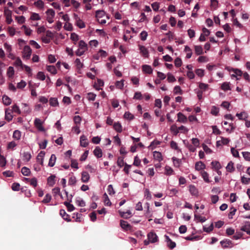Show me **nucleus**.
Masks as SVG:
<instances>
[{"instance_id": "8fccbe9b", "label": "nucleus", "mask_w": 250, "mask_h": 250, "mask_svg": "<svg viewBox=\"0 0 250 250\" xmlns=\"http://www.w3.org/2000/svg\"><path fill=\"white\" fill-rule=\"evenodd\" d=\"M11 188L14 191H19L20 189V185L18 183H14L12 185Z\"/></svg>"}, {"instance_id": "412c9836", "label": "nucleus", "mask_w": 250, "mask_h": 250, "mask_svg": "<svg viewBox=\"0 0 250 250\" xmlns=\"http://www.w3.org/2000/svg\"><path fill=\"white\" fill-rule=\"evenodd\" d=\"M178 121L181 123H185L187 121V118L183 113L179 112L177 114Z\"/></svg>"}, {"instance_id": "5701e85b", "label": "nucleus", "mask_w": 250, "mask_h": 250, "mask_svg": "<svg viewBox=\"0 0 250 250\" xmlns=\"http://www.w3.org/2000/svg\"><path fill=\"white\" fill-rule=\"evenodd\" d=\"M153 157L154 159L158 161L159 162L163 160L162 154L158 151H155L153 152Z\"/></svg>"}, {"instance_id": "20e7f679", "label": "nucleus", "mask_w": 250, "mask_h": 250, "mask_svg": "<svg viewBox=\"0 0 250 250\" xmlns=\"http://www.w3.org/2000/svg\"><path fill=\"white\" fill-rule=\"evenodd\" d=\"M34 125L36 127L41 131H44V128L42 126V122L39 118H36L34 120Z\"/></svg>"}, {"instance_id": "bf43d9fd", "label": "nucleus", "mask_w": 250, "mask_h": 250, "mask_svg": "<svg viewBox=\"0 0 250 250\" xmlns=\"http://www.w3.org/2000/svg\"><path fill=\"white\" fill-rule=\"evenodd\" d=\"M182 63V60L179 58H177L174 61V64L175 66L179 67L181 66Z\"/></svg>"}, {"instance_id": "6e6d98bb", "label": "nucleus", "mask_w": 250, "mask_h": 250, "mask_svg": "<svg viewBox=\"0 0 250 250\" xmlns=\"http://www.w3.org/2000/svg\"><path fill=\"white\" fill-rule=\"evenodd\" d=\"M219 113V108L215 106L212 107L211 109V113L215 116H217Z\"/></svg>"}, {"instance_id": "0e129e2a", "label": "nucleus", "mask_w": 250, "mask_h": 250, "mask_svg": "<svg viewBox=\"0 0 250 250\" xmlns=\"http://www.w3.org/2000/svg\"><path fill=\"white\" fill-rule=\"evenodd\" d=\"M141 165V161L137 156L134 157L133 165L138 167Z\"/></svg>"}, {"instance_id": "6e6552de", "label": "nucleus", "mask_w": 250, "mask_h": 250, "mask_svg": "<svg viewBox=\"0 0 250 250\" xmlns=\"http://www.w3.org/2000/svg\"><path fill=\"white\" fill-rule=\"evenodd\" d=\"M241 230L246 232L248 234L250 235V222L247 221L241 228Z\"/></svg>"}, {"instance_id": "13d9d810", "label": "nucleus", "mask_w": 250, "mask_h": 250, "mask_svg": "<svg viewBox=\"0 0 250 250\" xmlns=\"http://www.w3.org/2000/svg\"><path fill=\"white\" fill-rule=\"evenodd\" d=\"M82 216L81 214H79L78 213H73V218L75 219L76 222H80L81 221V217Z\"/></svg>"}, {"instance_id": "6ab92c4d", "label": "nucleus", "mask_w": 250, "mask_h": 250, "mask_svg": "<svg viewBox=\"0 0 250 250\" xmlns=\"http://www.w3.org/2000/svg\"><path fill=\"white\" fill-rule=\"evenodd\" d=\"M55 175H51L47 178V184L50 187H53L55 185Z\"/></svg>"}, {"instance_id": "bb28decb", "label": "nucleus", "mask_w": 250, "mask_h": 250, "mask_svg": "<svg viewBox=\"0 0 250 250\" xmlns=\"http://www.w3.org/2000/svg\"><path fill=\"white\" fill-rule=\"evenodd\" d=\"M113 128L119 133H121L122 131V126L119 122L115 123L113 125Z\"/></svg>"}, {"instance_id": "f8f14e48", "label": "nucleus", "mask_w": 250, "mask_h": 250, "mask_svg": "<svg viewBox=\"0 0 250 250\" xmlns=\"http://www.w3.org/2000/svg\"><path fill=\"white\" fill-rule=\"evenodd\" d=\"M45 155V152L41 151L37 157V161L40 163L42 166L43 165V157Z\"/></svg>"}, {"instance_id": "c756f323", "label": "nucleus", "mask_w": 250, "mask_h": 250, "mask_svg": "<svg viewBox=\"0 0 250 250\" xmlns=\"http://www.w3.org/2000/svg\"><path fill=\"white\" fill-rule=\"evenodd\" d=\"M70 203V202L65 201L64 202V205L66 207L67 210L71 212L73 211L75 208L74 206Z\"/></svg>"}, {"instance_id": "7c9ffc66", "label": "nucleus", "mask_w": 250, "mask_h": 250, "mask_svg": "<svg viewBox=\"0 0 250 250\" xmlns=\"http://www.w3.org/2000/svg\"><path fill=\"white\" fill-rule=\"evenodd\" d=\"M2 102L5 105H8L11 103V99L7 96L4 95L2 97Z\"/></svg>"}, {"instance_id": "dca6fc26", "label": "nucleus", "mask_w": 250, "mask_h": 250, "mask_svg": "<svg viewBox=\"0 0 250 250\" xmlns=\"http://www.w3.org/2000/svg\"><path fill=\"white\" fill-rule=\"evenodd\" d=\"M120 226L123 229L126 230H130L131 228V226L127 222L123 220L120 221Z\"/></svg>"}, {"instance_id": "de8ad7c7", "label": "nucleus", "mask_w": 250, "mask_h": 250, "mask_svg": "<svg viewBox=\"0 0 250 250\" xmlns=\"http://www.w3.org/2000/svg\"><path fill=\"white\" fill-rule=\"evenodd\" d=\"M124 158L123 157H119L118 159L117 163V165L120 167H122L125 164V163H124Z\"/></svg>"}, {"instance_id": "c85d7f7f", "label": "nucleus", "mask_w": 250, "mask_h": 250, "mask_svg": "<svg viewBox=\"0 0 250 250\" xmlns=\"http://www.w3.org/2000/svg\"><path fill=\"white\" fill-rule=\"evenodd\" d=\"M184 51L185 52H187V54L186 55V58L187 59L190 58L192 55V50H191V48L189 46L186 45L185 47Z\"/></svg>"}, {"instance_id": "f03ea898", "label": "nucleus", "mask_w": 250, "mask_h": 250, "mask_svg": "<svg viewBox=\"0 0 250 250\" xmlns=\"http://www.w3.org/2000/svg\"><path fill=\"white\" fill-rule=\"evenodd\" d=\"M22 58L25 60H29L32 54V50L29 46L25 45L22 52Z\"/></svg>"}, {"instance_id": "0eeeda50", "label": "nucleus", "mask_w": 250, "mask_h": 250, "mask_svg": "<svg viewBox=\"0 0 250 250\" xmlns=\"http://www.w3.org/2000/svg\"><path fill=\"white\" fill-rule=\"evenodd\" d=\"M222 247L223 248H228L232 247V242L229 239H224L220 242Z\"/></svg>"}, {"instance_id": "2eb2a0df", "label": "nucleus", "mask_w": 250, "mask_h": 250, "mask_svg": "<svg viewBox=\"0 0 250 250\" xmlns=\"http://www.w3.org/2000/svg\"><path fill=\"white\" fill-rule=\"evenodd\" d=\"M90 179V176L86 171H83L82 172L81 180L83 183H87Z\"/></svg>"}, {"instance_id": "4468645a", "label": "nucleus", "mask_w": 250, "mask_h": 250, "mask_svg": "<svg viewBox=\"0 0 250 250\" xmlns=\"http://www.w3.org/2000/svg\"><path fill=\"white\" fill-rule=\"evenodd\" d=\"M88 145L86 137L83 135L80 137V145L83 147H86Z\"/></svg>"}, {"instance_id": "f704fd0d", "label": "nucleus", "mask_w": 250, "mask_h": 250, "mask_svg": "<svg viewBox=\"0 0 250 250\" xmlns=\"http://www.w3.org/2000/svg\"><path fill=\"white\" fill-rule=\"evenodd\" d=\"M47 70L53 74L57 73V70L56 67L53 65L47 66Z\"/></svg>"}, {"instance_id": "9b49d317", "label": "nucleus", "mask_w": 250, "mask_h": 250, "mask_svg": "<svg viewBox=\"0 0 250 250\" xmlns=\"http://www.w3.org/2000/svg\"><path fill=\"white\" fill-rule=\"evenodd\" d=\"M60 214L63 218V219L64 220H65V221H66L67 222L71 221V220L70 218L69 215L67 214L64 209H60Z\"/></svg>"}, {"instance_id": "9d476101", "label": "nucleus", "mask_w": 250, "mask_h": 250, "mask_svg": "<svg viewBox=\"0 0 250 250\" xmlns=\"http://www.w3.org/2000/svg\"><path fill=\"white\" fill-rule=\"evenodd\" d=\"M139 47L140 52L142 55L145 58H147L148 57V51L147 48L145 46L141 45H139Z\"/></svg>"}, {"instance_id": "58836bf2", "label": "nucleus", "mask_w": 250, "mask_h": 250, "mask_svg": "<svg viewBox=\"0 0 250 250\" xmlns=\"http://www.w3.org/2000/svg\"><path fill=\"white\" fill-rule=\"evenodd\" d=\"M49 103L51 106H56L58 105L59 103L58 100L55 98H51L49 100Z\"/></svg>"}, {"instance_id": "603ef678", "label": "nucleus", "mask_w": 250, "mask_h": 250, "mask_svg": "<svg viewBox=\"0 0 250 250\" xmlns=\"http://www.w3.org/2000/svg\"><path fill=\"white\" fill-rule=\"evenodd\" d=\"M107 192L110 195H114L115 193L112 185H109L107 187Z\"/></svg>"}, {"instance_id": "7ed1b4c3", "label": "nucleus", "mask_w": 250, "mask_h": 250, "mask_svg": "<svg viewBox=\"0 0 250 250\" xmlns=\"http://www.w3.org/2000/svg\"><path fill=\"white\" fill-rule=\"evenodd\" d=\"M46 13L47 14V21L49 23H52L54 21L53 18L55 14V11L52 9H49L47 10Z\"/></svg>"}, {"instance_id": "e2e57ef3", "label": "nucleus", "mask_w": 250, "mask_h": 250, "mask_svg": "<svg viewBox=\"0 0 250 250\" xmlns=\"http://www.w3.org/2000/svg\"><path fill=\"white\" fill-rule=\"evenodd\" d=\"M5 118L7 121L9 122L12 120L13 116L11 115V113L8 112V111L6 110Z\"/></svg>"}, {"instance_id": "1a4fd4ad", "label": "nucleus", "mask_w": 250, "mask_h": 250, "mask_svg": "<svg viewBox=\"0 0 250 250\" xmlns=\"http://www.w3.org/2000/svg\"><path fill=\"white\" fill-rule=\"evenodd\" d=\"M165 236L167 242V245L169 248L170 249H174L176 247V243L173 242L168 236L165 235Z\"/></svg>"}, {"instance_id": "aec40b11", "label": "nucleus", "mask_w": 250, "mask_h": 250, "mask_svg": "<svg viewBox=\"0 0 250 250\" xmlns=\"http://www.w3.org/2000/svg\"><path fill=\"white\" fill-rule=\"evenodd\" d=\"M143 71L147 74H151L152 73V69L149 65L145 64L142 66Z\"/></svg>"}, {"instance_id": "37998d69", "label": "nucleus", "mask_w": 250, "mask_h": 250, "mask_svg": "<svg viewBox=\"0 0 250 250\" xmlns=\"http://www.w3.org/2000/svg\"><path fill=\"white\" fill-rule=\"evenodd\" d=\"M23 160H25L26 161L28 162L31 158V155L29 152H24L23 153Z\"/></svg>"}, {"instance_id": "2f4dec72", "label": "nucleus", "mask_w": 250, "mask_h": 250, "mask_svg": "<svg viewBox=\"0 0 250 250\" xmlns=\"http://www.w3.org/2000/svg\"><path fill=\"white\" fill-rule=\"evenodd\" d=\"M21 172L23 175L28 176L30 174V170L27 167H24L21 168Z\"/></svg>"}, {"instance_id": "cd10ccee", "label": "nucleus", "mask_w": 250, "mask_h": 250, "mask_svg": "<svg viewBox=\"0 0 250 250\" xmlns=\"http://www.w3.org/2000/svg\"><path fill=\"white\" fill-rule=\"evenodd\" d=\"M212 168H214L215 170H219L221 168V166L219 162L218 161H212L211 163Z\"/></svg>"}, {"instance_id": "5fc2aeb1", "label": "nucleus", "mask_w": 250, "mask_h": 250, "mask_svg": "<svg viewBox=\"0 0 250 250\" xmlns=\"http://www.w3.org/2000/svg\"><path fill=\"white\" fill-rule=\"evenodd\" d=\"M76 183V179L74 176L70 177L68 180V184L70 185H74Z\"/></svg>"}, {"instance_id": "f3484780", "label": "nucleus", "mask_w": 250, "mask_h": 250, "mask_svg": "<svg viewBox=\"0 0 250 250\" xmlns=\"http://www.w3.org/2000/svg\"><path fill=\"white\" fill-rule=\"evenodd\" d=\"M206 168V165L201 161L196 162L195 165V168L198 171L204 169Z\"/></svg>"}, {"instance_id": "4be33fe9", "label": "nucleus", "mask_w": 250, "mask_h": 250, "mask_svg": "<svg viewBox=\"0 0 250 250\" xmlns=\"http://www.w3.org/2000/svg\"><path fill=\"white\" fill-rule=\"evenodd\" d=\"M189 190L191 194L192 195H197L198 193V189L193 185H190L189 186Z\"/></svg>"}, {"instance_id": "423d86ee", "label": "nucleus", "mask_w": 250, "mask_h": 250, "mask_svg": "<svg viewBox=\"0 0 250 250\" xmlns=\"http://www.w3.org/2000/svg\"><path fill=\"white\" fill-rule=\"evenodd\" d=\"M147 238L149 242L151 243H155L158 241V236L156 233L151 232L148 233Z\"/></svg>"}, {"instance_id": "4c0bfd02", "label": "nucleus", "mask_w": 250, "mask_h": 250, "mask_svg": "<svg viewBox=\"0 0 250 250\" xmlns=\"http://www.w3.org/2000/svg\"><path fill=\"white\" fill-rule=\"evenodd\" d=\"M76 24L80 28H83L85 26L84 22L79 18L77 19Z\"/></svg>"}, {"instance_id": "a18cd8bd", "label": "nucleus", "mask_w": 250, "mask_h": 250, "mask_svg": "<svg viewBox=\"0 0 250 250\" xmlns=\"http://www.w3.org/2000/svg\"><path fill=\"white\" fill-rule=\"evenodd\" d=\"M51 198L50 194H46L42 202L44 204L48 203L51 201Z\"/></svg>"}, {"instance_id": "3c124183", "label": "nucleus", "mask_w": 250, "mask_h": 250, "mask_svg": "<svg viewBox=\"0 0 250 250\" xmlns=\"http://www.w3.org/2000/svg\"><path fill=\"white\" fill-rule=\"evenodd\" d=\"M233 71L235 74L231 75L232 77H236V75L241 77L243 74V72H242V71L239 69H235L233 70Z\"/></svg>"}, {"instance_id": "b1692460", "label": "nucleus", "mask_w": 250, "mask_h": 250, "mask_svg": "<svg viewBox=\"0 0 250 250\" xmlns=\"http://www.w3.org/2000/svg\"><path fill=\"white\" fill-rule=\"evenodd\" d=\"M56 157L55 154H52L49 159L48 166L50 167H53L56 163Z\"/></svg>"}, {"instance_id": "a19ab883", "label": "nucleus", "mask_w": 250, "mask_h": 250, "mask_svg": "<svg viewBox=\"0 0 250 250\" xmlns=\"http://www.w3.org/2000/svg\"><path fill=\"white\" fill-rule=\"evenodd\" d=\"M7 76L9 77H12L14 75V68L12 66H9L7 69Z\"/></svg>"}, {"instance_id": "39448f33", "label": "nucleus", "mask_w": 250, "mask_h": 250, "mask_svg": "<svg viewBox=\"0 0 250 250\" xmlns=\"http://www.w3.org/2000/svg\"><path fill=\"white\" fill-rule=\"evenodd\" d=\"M4 15L6 17V22L7 24H10L13 21L12 19V11L8 9H5L4 10Z\"/></svg>"}, {"instance_id": "864d4df0", "label": "nucleus", "mask_w": 250, "mask_h": 250, "mask_svg": "<svg viewBox=\"0 0 250 250\" xmlns=\"http://www.w3.org/2000/svg\"><path fill=\"white\" fill-rule=\"evenodd\" d=\"M124 116L125 119L130 120L134 119V116L129 112H125Z\"/></svg>"}, {"instance_id": "c03bdc74", "label": "nucleus", "mask_w": 250, "mask_h": 250, "mask_svg": "<svg viewBox=\"0 0 250 250\" xmlns=\"http://www.w3.org/2000/svg\"><path fill=\"white\" fill-rule=\"evenodd\" d=\"M22 29H23L24 30V33L26 35L30 36L32 33V30L30 28H28L26 25H23L22 27Z\"/></svg>"}, {"instance_id": "680f3d73", "label": "nucleus", "mask_w": 250, "mask_h": 250, "mask_svg": "<svg viewBox=\"0 0 250 250\" xmlns=\"http://www.w3.org/2000/svg\"><path fill=\"white\" fill-rule=\"evenodd\" d=\"M34 4L36 6L39 8H42L44 5V3L42 0H38L35 2Z\"/></svg>"}, {"instance_id": "49530a36", "label": "nucleus", "mask_w": 250, "mask_h": 250, "mask_svg": "<svg viewBox=\"0 0 250 250\" xmlns=\"http://www.w3.org/2000/svg\"><path fill=\"white\" fill-rule=\"evenodd\" d=\"M173 170L170 167L166 166L165 167V174L167 175H170L173 173Z\"/></svg>"}, {"instance_id": "69168bd1", "label": "nucleus", "mask_w": 250, "mask_h": 250, "mask_svg": "<svg viewBox=\"0 0 250 250\" xmlns=\"http://www.w3.org/2000/svg\"><path fill=\"white\" fill-rule=\"evenodd\" d=\"M167 81L169 83L174 82L176 81V79L171 73H168Z\"/></svg>"}, {"instance_id": "ea45409f", "label": "nucleus", "mask_w": 250, "mask_h": 250, "mask_svg": "<svg viewBox=\"0 0 250 250\" xmlns=\"http://www.w3.org/2000/svg\"><path fill=\"white\" fill-rule=\"evenodd\" d=\"M14 65L16 66H21V68H23V65L24 64H22L20 58L18 57L14 62Z\"/></svg>"}, {"instance_id": "e433bc0d", "label": "nucleus", "mask_w": 250, "mask_h": 250, "mask_svg": "<svg viewBox=\"0 0 250 250\" xmlns=\"http://www.w3.org/2000/svg\"><path fill=\"white\" fill-rule=\"evenodd\" d=\"M236 116L238 117L239 120H246L248 118V116L244 112L240 113H237Z\"/></svg>"}, {"instance_id": "09e8293b", "label": "nucleus", "mask_w": 250, "mask_h": 250, "mask_svg": "<svg viewBox=\"0 0 250 250\" xmlns=\"http://www.w3.org/2000/svg\"><path fill=\"white\" fill-rule=\"evenodd\" d=\"M194 219L195 220H198L201 223H203L206 221V218L205 217H202L199 215L195 214L194 215Z\"/></svg>"}, {"instance_id": "338daca9", "label": "nucleus", "mask_w": 250, "mask_h": 250, "mask_svg": "<svg viewBox=\"0 0 250 250\" xmlns=\"http://www.w3.org/2000/svg\"><path fill=\"white\" fill-rule=\"evenodd\" d=\"M243 156L244 159L248 161H250V152H242Z\"/></svg>"}, {"instance_id": "72a5a7b5", "label": "nucleus", "mask_w": 250, "mask_h": 250, "mask_svg": "<svg viewBox=\"0 0 250 250\" xmlns=\"http://www.w3.org/2000/svg\"><path fill=\"white\" fill-rule=\"evenodd\" d=\"M21 132L20 131L18 130H15L13 133V137L17 140H19L21 139Z\"/></svg>"}, {"instance_id": "393cba45", "label": "nucleus", "mask_w": 250, "mask_h": 250, "mask_svg": "<svg viewBox=\"0 0 250 250\" xmlns=\"http://www.w3.org/2000/svg\"><path fill=\"white\" fill-rule=\"evenodd\" d=\"M234 164L232 161H230L227 166L226 167V168L227 171L229 172H232L234 171L235 168L234 167Z\"/></svg>"}, {"instance_id": "f257e3e1", "label": "nucleus", "mask_w": 250, "mask_h": 250, "mask_svg": "<svg viewBox=\"0 0 250 250\" xmlns=\"http://www.w3.org/2000/svg\"><path fill=\"white\" fill-rule=\"evenodd\" d=\"M79 49L76 51V55L78 56H81L87 50V44L83 40L79 42Z\"/></svg>"}, {"instance_id": "473e14b6", "label": "nucleus", "mask_w": 250, "mask_h": 250, "mask_svg": "<svg viewBox=\"0 0 250 250\" xmlns=\"http://www.w3.org/2000/svg\"><path fill=\"white\" fill-rule=\"evenodd\" d=\"M172 160L173 162V164L175 167H179L181 163H182V160L181 159H178L176 157H173L172 158Z\"/></svg>"}, {"instance_id": "052dcab7", "label": "nucleus", "mask_w": 250, "mask_h": 250, "mask_svg": "<svg viewBox=\"0 0 250 250\" xmlns=\"http://www.w3.org/2000/svg\"><path fill=\"white\" fill-rule=\"evenodd\" d=\"M88 150H86L84 151V152L83 154V155L81 156L80 159V160L81 161H85L87 157V156L88 155Z\"/></svg>"}, {"instance_id": "79ce46f5", "label": "nucleus", "mask_w": 250, "mask_h": 250, "mask_svg": "<svg viewBox=\"0 0 250 250\" xmlns=\"http://www.w3.org/2000/svg\"><path fill=\"white\" fill-rule=\"evenodd\" d=\"M37 78L39 80H40L41 81H44L46 78V76L43 72L40 71L37 73Z\"/></svg>"}, {"instance_id": "774afa93", "label": "nucleus", "mask_w": 250, "mask_h": 250, "mask_svg": "<svg viewBox=\"0 0 250 250\" xmlns=\"http://www.w3.org/2000/svg\"><path fill=\"white\" fill-rule=\"evenodd\" d=\"M195 73L197 75L201 77L204 75V70L202 69H197L195 70Z\"/></svg>"}, {"instance_id": "a211bd4d", "label": "nucleus", "mask_w": 250, "mask_h": 250, "mask_svg": "<svg viewBox=\"0 0 250 250\" xmlns=\"http://www.w3.org/2000/svg\"><path fill=\"white\" fill-rule=\"evenodd\" d=\"M93 153H94V155L98 158H101L102 157V155H103L102 150L99 146L96 147V148L94 150Z\"/></svg>"}, {"instance_id": "ddd939ff", "label": "nucleus", "mask_w": 250, "mask_h": 250, "mask_svg": "<svg viewBox=\"0 0 250 250\" xmlns=\"http://www.w3.org/2000/svg\"><path fill=\"white\" fill-rule=\"evenodd\" d=\"M200 174L204 181L206 183H209L211 182V181L209 179V174L207 172L204 170L201 171L200 172Z\"/></svg>"}, {"instance_id": "4d7b16f0", "label": "nucleus", "mask_w": 250, "mask_h": 250, "mask_svg": "<svg viewBox=\"0 0 250 250\" xmlns=\"http://www.w3.org/2000/svg\"><path fill=\"white\" fill-rule=\"evenodd\" d=\"M6 163V161L5 158L0 154V166L1 167H3L5 166Z\"/></svg>"}, {"instance_id": "a878e982", "label": "nucleus", "mask_w": 250, "mask_h": 250, "mask_svg": "<svg viewBox=\"0 0 250 250\" xmlns=\"http://www.w3.org/2000/svg\"><path fill=\"white\" fill-rule=\"evenodd\" d=\"M194 49L197 55H200L204 53L203 48L201 45H195Z\"/></svg>"}, {"instance_id": "c9c22d12", "label": "nucleus", "mask_w": 250, "mask_h": 250, "mask_svg": "<svg viewBox=\"0 0 250 250\" xmlns=\"http://www.w3.org/2000/svg\"><path fill=\"white\" fill-rule=\"evenodd\" d=\"M221 89L224 91L230 90L229 83L224 82L221 85Z\"/></svg>"}]
</instances>
